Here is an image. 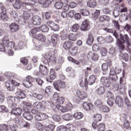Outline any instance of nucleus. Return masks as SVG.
<instances>
[{"instance_id":"obj_34","label":"nucleus","mask_w":131,"mask_h":131,"mask_svg":"<svg viewBox=\"0 0 131 131\" xmlns=\"http://www.w3.org/2000/svg\"><path fill=\"white\" fill-rule=\"evenodd\" d=\"M78 51V47L77 46H75L71 49L70 53L72 56H76L77 55V51Z\"/></svg>"},{"instance_id":"obj_26","label":"nucleus","mask_w":131,"mask_h":131,"mask_svg":"<svg viewBox=\"0 0 131 131\" xmlns=\"http://www.w3.org/2000/svg\"><path fill=\"white\" fill-rule=\"evenodd\" d=\"M87 6L89 8H95L97 6V2L95 0H90L87 2Z\"/></svg>"},{"instance_id":"obj_63","label":"nucleus","mask_w":131,"mask_h":131,"mask_svg":"<svg viewBox=\"0 0 131 131\" xmlns=\"http://www.w3.org/2000/svg\"><path fill=\"white\" fill-rule=\"evenodd\" d=\"M9 126L6 124L0 125V130H7Z\"/></svg>"},{"instance_id":"obj_56","label":"nucleus","mask_w":131,"mask_h":131,"mask_svg":"<svg viewBox=\"0 0 131 131\" xmlns=\"http://www.w3.org/2000/svg\"><path fill=\"white\" fill-rule=\"evenodd\" d=\"M116 50L115 49V48L112 47L110 48L108 53L111 55H114L116 54Z\"/></svg>"},{"instance_id":"obj_44","label":"nucleus","mask_w":131,"mask_h":131,"mask_svg":"<svg viewBox=\"0 0 131 131\" xmlns=\"http://www.w3.org/2000/svg\"><path fill=\"white\" fill-rule=\"evenodd\" d=\"M13 8L14 9H16L17 10H19L20 8H21V3L20 2V1L16 0L15 1V4L13 5Z\"/></svg>"},{"instance_id":"obj_31","label":"nucleus","mask_w":131,"mask_h":131,"mask_svg":"<svg viewBox=\"0 0 131 131\" xmlns=\"http://www.w3.org/2000/svg\"><path fill=\"white\" fill-rule=\"evenodd\" d=\"M16 97L19 98V99H24L26 95L23 92L21 91H17L15 93Z\"/></svg>"},{"instance_id":"obj_16","label":"nucleus","mask_w":131,"mask_h":131,"mask_svg":"<svg viewBox=\"0 0 131 131\" xmlns=\"http://www.w3.org/2000/svg\"><path fill=\"white\" fill-rule=\"evenodd\" d=\"M32 22L34 25H40L41 18L38 15H34L32 18Z\"/></svg>"},{"instance_id":"obj_64","label":"nucleus","mask_w":131,"mask_h":131,"mask_svg":"<svg viewBox=\"0 0 131 131\" xmlns=\"http://www.w3.org/2000/svg\"><path fill=\"white\" fill-rule=\"evenodd\" d=\"M10 129L12 131H16L17 130V125L14 124H10Z\"/></svg>"},{"instance_id":"obj_61","label":"nucleus","mask_w":131,"mask_h":131,"mask_svg":"<svg viewBox=\"0 0 131 131\" xmlns=\"http://www.w3.org/2000/svg\"><path fill=\"white\" fill-rule=\"evenodd\" d=\"M57 131H67V127L65 126H59L57 128Z\"/></svg>"},{"instance_id":"obj_3","label":"nucleus","mask_w":131,"mask_h":131,"mask_svg":"<svg viewBox=\"0 0 131 131\" xmlns=\"http://www.w3.org/2000/svg\"><path fill=\"white\" fill-rule=\"evenodd\" d=\"M79 33H78L77 34H74L72 33H70L69 35H66L63 36L62 38V39H68L71 41H76L77 39V36H80Z\"/></svg>"},{"instance_id":"obj_33","label":"nucleus","mask_w":131,"mask_h":131,"mask_svg":"<svg viewBox=\"0 0 131 131\" xmlns=\"http://www.w3.org/2000/svg\"><path fill=\"white\" fill-rule=\"evenodd\" d=\"M106 129L105 124L101 123L98 124L97 126V130L98 131H105Z\"/></svg>"},{"instance_id":"obj_11","label":"nucleus","mask_w":131,"mask_h":131,"mask_svg":"<svg viewBox=\"0 0 131 131\" xmlns=\"http://www.w3.org/2000/svg\"><path fill=\"white\" fill-rule=\"evenodd\" d=\"M18 100V98L13 97L12 96L7 97V102L8 104L11 105V106H16V101Z\"/></svg>"},{"instance_id":"obj_5","label":"nucleus","mask_w":131,"mask_h":131,"mask_svg":"<svg viewBox=\"0 0 131 131\" xmlns=\"http://www.w3.org/2000/svg\"><path fill=\"white\" fill-rule=\"evenodd\" d=\"M45 58L47 60L48 63H50L51 64H55V63H56V61H57V58L54 54H52L50 56V54H46Z\"/></svg>"},{"instance_id":"obj_55","label":"nucleus","mask_w":131,"mask_h":131,"mask_svg":"<svg viewBox=\"0 0 131 131\" xmlns=\"http://www.w3.org/2000/svg\"><path fill=\"white\" fill-rule=\"evenodd\" d=\"M100 10H96L95 12L92 15L93 18L94 19H98L99 18V16H100Z\"/></svg>"},{"instance_id":"obj_21","label":"nucleus","mask_w":131,"mask_h":131,"mask_svg":"<svg viewBox=\"0 0 131 131\" xmlns=\"http://www.w3.org/2000/svg\"><path fill=\"white\" fill-rule=\"evenodd\" d=\"M23 117H24V118H25L27 120L29 121L32 120V119H33V116H32V115H31V114H30V112H25L23 114Z\"/></svg>"},{"instance_id":"obj_54","label":"nucleus","mask_w":131,"mask_h":131,"mask_svg":"<svg viewBox=\"0 0 131 131\" xmlns=\"http://www.w3.org/2000/svg\"><path fill=\"white\" fill-rule=\"evenodd\" d=\"M113 23L114 25L115 28L117 29V30H119L120 29V27L119 26V23H118V21L116 20H113Z\"/></svg>"},{"instance_id":"obj_51","label":"nucleus","mask_w":131,"mask_h":131,"mask_svg":"<svg viewBox=\"0 0 131 131\" xmlns=\"http://www.w3.org/2000/svg\"><path fill=\"white\" fill-rule=\"evenodd\" d=\"M55 8L60 10L63 7V4L61 2H56L54 5Z\"/></svg>"},{"instance_id":"obj_1","label":"nucleus","mask_w":131,"mask_h":131,"mask_svg":"<svg viewBox=\"0 0 131 131\" xmlns=\"http://www.w3.org/2000/svg\"><path fill=\"white\" fill-rule=\"evenodd\" d=\"M5 85L8 90L12 92L15 89V86H19L20 83L15 81L14 80H8L5 82Z\"/></svg>"},{"instance_id":"obj_41","label":"nucleus","mask_w":131,"mask_h":131,"mask_svg":"<svg viewBox=\"0 0 131 131\" xmlns=\"http://www.w3.org/2000/svg\"><path fill=\"white\" fill-rule=\"evenodd\" d=\"M2 42H3V45L4 46H5V47H7V46H8V44L9 43V42H10V41L9 40V37L7 36H4L2 39Z\"/></svg>"},{"instance_id":"obj_17","label":"nucleus","mask_w":131,"mask_h":131,"mask_svg":"<svg viewBox=\"0 0 131 131\" xmlns=\"http://www.w3.org/2000/svg\"><path fill=\"white\" fill-rule=\"evenodd\" d=\"M33 38H35V39H37L39 41H46V36L42 34H37L36 35H33Z\"/></svg>"},{"instance_id":"obj_15","label":"nucleus","mask_w":131,"mask_h":131,"mask_svg":"<svg viewBox=\"0 0 131 131\" xmlns=\"http://www.w3.org/2000/svg\"><path fill=\"white\" fill-rule=\"evenodd\" d=\"M73 46H74V43L69 40H66L63 43V48L64 50H69V49H71Z\"/></svg>"},{"instance_id":"obj_37","label":"nucleus","mask_w":131,"mask_h":131,"mask_svg":"<svg viewBox=\"0 0 131 131\" xmlns=\"http://www.w3.org/2000/svg\"><path fill=\"white\" fill-rule=\"evenodd\" d=\"M56 108H57V109H58V110H60V111H61V112H67V111H68V110H67V107H63L62 106H61V105L60 104H57L56 105Z\"/></svg>"},{"instance_id":"obj_8","label":"nucleus","mask_w":131,"mask_h":131,"mask_svg":"<svg viewBox=\"0 0 131 131\" xmlns=\"http://www.w3.org/2000/svg\"><path fill=\"white\" fill-rule=\"evenodd\" d=\"M39 72L41 73V76H47L49 73V70H48V68L45 66L40 64L39 66Z\"/></svg>"},{"instance_id":"obj_49","label":"nucleus","mask_w":131,"mask_h":131,"mask_svg":"<svg viewBox=\"0 0 131 131\" xmlns=\"http://www.w3.org/2000/svg\"><path fill=\"white\" fill-rule=\"evenodd\" d=\"M100 54L102 57H105L107 55V49L104 47H102L100 49Z\"/></svg>"},{"instance_id":"obj_60","label":"nucleus","mask_w":131,"mask_h":131,"mask_svg":"<svg viewBox=\"0 0 131 131\" xmlns=\"http://www.w3.org/2000/svg\"><path fill=\"white\" fill-rule=\"evenodd\" d=\"M122 59L124 60V61L127 62V61H128V54L126 53L123 54L122 55Z\"/></svg>"},{"instance_id":"obj_10","label":"nucleus","mask_w":131,"mask_h":131,"mask_svg":"<svg viewBox=\"0 0 131 131\" xmlns=\"http://www.w3.org/2000/svg\"><path fill=\"white\" fill-rule=\"evenodd\" d=\"M81 30L82 31H88L90 29V21L88 19L84 20L81 26Z\"/></svg>"},{"instance_id":"obj_36","label":"nucleus","mask_w":131,"mask_h":131,"mask_svg":"<svg viewBox=\"0 0 131 131\" xmlns=\"http://www.w3.org/2000/svg\"><path fill=\"white\" fill-rule=\"evenodd\" d=\"M23 104L24 105V107H25V108H27V110H28L29 111V110H30L31 108H32L33 105H32V104H31V103L24 101L23 102Z\"/></svg>"},{"instance_id":"obj_19","label":"nucleus","mask_w":131,"mask_h":131,"mask_svg":"<svg viewBox=\"0 0 131 131\" xmlns=\"http://www.w3.org/2000/svg\"><path fill=\"white\" fill-rule=\"evenodd\" d=\"M96 79H97L96 76L92 75L89 77L88 80L87 79V83L89 85H92L96 82Z\"/></svg>"},{"instance_id":"obj_38","label":"nucleus","mask_w":131,"mask_h":131,"mask_svg":"<svg viewBox=\"0 0 131 131\" xmlns=\"http://www.w3.org/2000/svg\"><path fill=\"white\" fill-rule=\"evenodd\" d=\"M8 50H12L15 48V43L13 41H10L6 46Z\"/></svg>"},{"instance_id":"obj_46","label":"nucleus","mask_w":131,"mask_h":131,"mask_svg":"<svg viewBox=\"0 0 131 131\" xmlns=\"http://www.w3.org/2000/svg\"><path fill=\"white\" fill-rule=\"evenodd\" d=\"M33 97L36 98L39 101H41L42 99H43V95L41 94H37L36 93H34L33 94Z\"/></svg>"},{"instance_id":"obj_25","label":"nucleus","mask_w":131,"mask_h":131,"mask_svg":"<svg viewBox=\"0 0 131 131\" xmlns=\"http://www.w3.org/2000/svg\"><path fill=\"white\" fill-rule=\"evenodd\" d=\"M24 5L25 6H33L34 4H36V0H24Z\"/></svg>"},{"instance_id":"obj_43","label":"nucleus","mask_w":131,"mask_h":131,"mask_svg":"<svg viewBox=\"0 0 131 131\" xmlns=\"http://www.w3.org/2000/svg\"><path fill=\"white\" fill-rule=\"evenodd\" d=\"M24 85L27 89H29V88H32L33 84H32V82L26 80V81L24 82Z\"/></svg>"},{"instance_id":"obj_29","label":"nucleus","mask_w":131,"mask_h":131,"mask_svg":"<svg viewBox=\"0 0 131 131\" xmlns=\"http://www.w3.org/2000/svg\"><path fill=\"white\" fill-rule=\"evenodd\" d=\"M95 92L98 94V95H104V93H105V88L103 86L100 87L96 89Z\"/></svg>"},{"instance_id":"obj_42","label":"nucleus","mask_w":131,"mask_h":131,"mask_svg":"<svg viewBox=\"0 0 131 131\" xmlns=\"http://www.w3.org/2000/svg\"><path fill=\"white\" fill-rule=\"evenodd\" d=\"M39 29L41 30L42 32H47V31H49V27H48L47 25H42L39 27Z\"/></svg>"},{"instance_id":"obj_58","label":"nucleus","mask_w":131,"mask_h":131,"mask_svg":"<svg viewBox=\"0 0 131 131\" xmlns=\"http://www.w3.org/2000/svg\"><path fill=\"white\" fill-rule=\"evenodd\" d=\"M38 4L40 5H44L45 6H49L48 0H38Z\"/></svg>"},{"instance_id":"obj_39","label":"nucleus","mask_w":131,"mask_h":131,"mask_svg":"<svg viewBox=\"0 0 131 131\" xmlns=\"http://www.w3.org/2000/svg\"><path fill=\"white\" fill-rule=\"evenodd\" d=\"M118 79V77H117L116 74L110 75V80H111L112 82H115V81H116V80H117Z\"/></svg>"},{"instance_id":"obj_35","label":"nucleus","mask_w":131,"mask_h":131,"mask_svg":"<svg viewBox=\"0 0 131 131\" xmlns=\"http://www.w3.org/2000/svg\"><path fill=\"white\" fill-rule=\"evenodd\" d=\"M119 20L122 22H124L127 20V14L126 13H122L119 16Z\"/></svg>"},{"instance_id":"obj_9","label":"nucleus","mask_w":131,"mask_h":131,"mask_svg":"<svg viewBox=\"0 0 131 131\" xmlns=\"http://www.w3.org/2000/svg\"><path fill=\"white\" fill-rule=\"evenodd\" d=\"M100 82L103 86H105V88H109L110 84H111V82L109 80V79L106 77H102L100 79Z\"/></svg>"},{"instance_id":"obj_24","label":"nucleus","mask_w":131,"mask_h":131,"mask_svg":"<svg viewBox=\"0 0 131 131\" xmlns=\"http://www.w3.org/2000/svg\"><path fill=\"white\" fill-rule=\"evenodd\" d=\"M88 79L85 78L84 80H82L80 82V86L81 88H85V90L88 89Z\"/></svg>"},{"instance_id":"obj_45","label":"nucleus","mask_w":131,"mask_h":131,"mask_svg":"<svg viewBox=\"0 0 131 131\" xmlns=\"http://www.w3.org/2000/svg\"><path fill=\"white\" fill-rule=\"evenodd\" d=\"M62 118L64 120H71L72 119V115H70V114H67L62 116Z\"/></svg>"},{"instance_id":"obj_2","label":"nucleus","mask_w":131,"mask_h":131,"mask_svg":"<svg viewBox=\"0 0 131 131\" xmlns=\"http://www.w3.org/2000/svg\"><path fill=\"white\" fill-rule=\"evenodd\" d=\"M53 85L56 91L60 92V89H64L66 86L65 82L58 80L53 82Z\"/></svg>"},{"instance_id":"obj_57","label":"nucleus","mask_w":131,"mask_h":131,"mask_svg":"<svg viewBox=\"0 0 131 131\" xmlns=\"http://www.w3.org/2000/svg\"><path fill=\"white\" fill-rule=\"evenodd\" d=\"M104 41L108 43L112 42V41H113V38H112L111 36H107L104 39Z\"/></svg>"},{"instance_id":"obj_4","label":"nucleus","mask_w":131,"mask_h":131,"mask_svg":"<svg viewBox=\"0 0 131 131\" xmlns=\"http://www.w3.org/2000/svg\"><path fill=\"white\" fill-rule=\"evenodd\" d=\"M120 85L118 87V92L121 94H124L125 93V80H123L122 78H120Z\"/></svg>"},{"instance_id":"obj_48","label":"nucleus","mask_w":131,"mask_h":131,"mask_svg":"<svg viewBox=\"0 0 131 131\" xmlns=\"http://www.w3.org/2000/svg\"><path fill=\"white\" fill-rule=\"evenodd\" d=\"M30 32L32 34L33 37V35H36V33H37V32H39V27H37L31 30Z\"/></svg>"},{"instance_id":"obj_59","label":"nucleus","mask_w":131,"mask_h":131,"mask_svg":"<svg viewBox=\"0 0 131 131\" xmlns=\"http://www.w3.org/2000/svg\"><path fill=\"white\" fill-rule=\"evenodd\" d=\"M54 130V125L50 124L47 126L45 128V131H53Z\"/></svg>"},{"instance_id":"obj_13","label":"nucleus","mask_w":131,"mask_h":131,"mask_svg":"<svg viewBox=\"0 0 131 131\" xmlns=\"http://www.w3.org/2000/svg\"><path fill=\"white\" fill-rule=\"evenodd\" d=\"M87 57L88 59H91L93 61H98L99 59V55L97 53L89 52Z\"/></svg>"},{"instance_id":"obj_14","label":"nucleus","mask_w":131,"mask_h":131,"mask_svg":"<svg viewBox=\"0 0 131 131\" xmlns=\"http://www.w3.org/2000/svg\"><path fill=\"white\" fill-rule=\"evenodd\" d=\"M116 105L118 107H123V99L120 96H117L115 99Z\"/></svg>"},{"instance_id":"obj_40","label":"nucleus","mask_w":131,"mask_h":131,"mask_svg":"<svg viewBox=\"0 0 131 131\" xmlns=\"http://www.w3.org/2000/svg\"><path fill=\"white\" fill-rule=\"evenodd\" d=\"M80 13L82 16H89L90 15V11L84 9H81L80 10Z\"/></svg>"},{"instance_id":"obj_30","label":"nucleus","mask_w":131,"mask_h":131,"mask_svg":"<svg viewBox=\"0 0 131 131\" xmlns=\"http://www.w3.org/2000/svg\"><path fill=\"white\" fill-rule=\"evenodd\" d=\"M33 107L34 109H41V107H42V104L41 102L37 101L33 104Z\"/></svg>"},{"instance_id":"obj_28","label":"nucleus","mask_w":131,"mask_h":131,"mask_svg":"<svg viewBox=\"0 0 131 131\" xmlns=\"http://www.w3.org/2000/svg\"><path fill=\"white\" fill-rule=\"evenodd\" d=\"M94 42V36L90 35L87 39L86 43L88 46H92Z\"/></svg>"},{"instance_id":"obj_18","label":"nucleus","mask_w":131,"mask_h":131,"mask_svg":"<svg viewBox=\"0 0 131 131\" xmlns=\"http://www.w3.org/2000/svg\"><path fill=\"white\" fill-rule=\"evenodd\" d=\"M76 93L77 96L80 100H84L88 97L86 93L83 91H77Z\"/></svg>"},{"instance_id":"obj_53","label":"nucleus","mask_w":131,"mask_h":131,"mask_svg":"<svg viewBox=\"0 0 131 131\" xmlns=\"http://www.w3.org/2000/svg\"><path fill=\"white\" fill-rule=\"evenodd\" d=\"M24 17L26 20H28L31 17L30 12L28 11H26L23 13Z\"/></svg>"},{"instance_id":"obj_32","label":"nucleus","mask_w":131,"mask_h":131,"mask_svg":"<svg viewBox=\"0 0 131 131\" xmlns=\"http://www.w3.org/2000/svg\"><path fill=\"white\" fill-rule=\"evenodd\" d=\"M114 103H115V99L114 97H110L107 101V103L110 107H112L113 105H114Z\"/></svg>"},{"instance_id":"obj_27","label":"nucleus","mask_w":131,"mask_h":131,"mask_svg":"<svg viewBox=\"0 0 131 131\" xmlns=\"http://www.w3.org/2000/svg\"><path fill=\"white\" fill-rule=\"evenodd\" d=\"M73 117L75 119H77V120L81 119V118L83 117V114H82L81 112L75 113L73 115Z\"/></svg>"},{"instance_id":"obj_20","label":"nucleus","mask_w":131,"mask_h":131,"mask_svg":"<svg viewBox=\"0 0 131 131\" xmlns=\"http://www.w3.org/2000/svg\"><path fill=\"white\" fill-rule=\"evenodd\" d=\"M83 108L86 111H90L91 109H93V104L91 103H88L85 102L83 103Z\"/></svg>"},{"instance_id":"obj_50","label":"nucleus","mask_w":131,"mask_h":131,"mask_svg":"<svg viewBox=\"0 0 131 131\" xmlns=\"http://www.w3.org/2000/svg\"><path fill=\"white\" fill-rule=\"evenodd\" d=\"M94 119L96 122L99 121H101L102 119V116H101L99 114H97L94 115Z\"/></svg>"},{"instance_id":"obj_47","label":"nucleus","mask_w":131,"mask_h":131,"mask_svg":"<svg viewBox=\"0 0 131 131\" xmlns=\"http://www.w3.org/2000/svg\"><path fill=\"white\" fill-rule=\"evenodd\" d=\"M120 13H126L127 12V8L124 6V4H122L120 5Z\"/></svg>"},{"instance_id":"obj_23","label":"nucleus","mask_w":131,"mask_h":131,"mask_svg":"<svg viewBox=\"0 0 131 131\" xmlns=\"http://www.w3.org/2000/svg\"><path fill=\"white\" fill-rule=\"evenodd\" d=\"M11 113L13 114V115H20V114L22 113V109L20 108H13L11 111Z\"/></svg>"},{"instance_id":"obj_52","label":"nucleus","mask_w":131,"mask_h":131,"mask_svg":"<svg viewBox=\"0 0 131 131\" xmlns=\"http://www.w3.org/2000/svg\"><path fill=\"white\" fill-rule=\"evenodd\" d=\"M36 128L38 129V130H43V125L39 122L36 123Z\"/></svg>"},{"instance_id":"obj_22","label":"nucleus","mask_w":131,"mask_h":131,"mask_svg":"<svg viewBox=\"0 0 131 131\" xmlns=\"http://www.w3.org/2000/svg\"><path fill=\"white\" fill-rule=\"evenodd\" d=\"M58 38H59V35L56 34H54L51 36V42L54 45V46H56L57 45V41H58Z\"/></svg>"},{"instance_id":"obj_62","label":"nucleus","mask_w":131,"mask_h":131,"mask_svg":"<svg viewBox=\"0 0 131 131\" xmlns=\"http://www.w3.org/2000/svg\"><path fill=\"white\" fill-rule=\"evenodd\" d=\"M124 30H125V31H127V32L130 31V30H131L130 25H129L128 24H126L124 27Z\"/></svg>"},{"instance_id":"obj_6","label":"nucleus","mask_w":131,"mask_h":131,"mask_svg":"<svg viewBox=\"0 0 131 131\" xmlns=\"http://www.w3.org/2000/svg\"><path fill=\"white\" fill-rule=\"evenodd\" d=\"M1 15L0 18L3 21H7L8 20V15H7V10L4 6H0Z\"/></svg>"},{"instance_id":"obj_7","label":"nucleus","mask_w":131,"mask_h":131,"mask_svg":"<svg viewBox=\"0 0 131 131\" xmlns=\"http://www.w3.org/2000/svg\"><path fill=\"white\" fill-rule=\"evenodd\" d=\"M56 78V71H55V69H51L50 72V77H47L46 78V80L48 82H50L52 83L53 82V80Z\"/></svg>"},{"instance_id":"obj_12","label":"nucleus","mask_w":131,"mask_h":131,"mask_svg":"<svg viewBox=\"0 0 131 131\" xmlns=\"http://www.w3.org/2000/svg\"><path fill=\"white\" fill-rule=\"evenodd\" d=\"M9 28L11 32H17L20 29V27H19L18 24L13 23L10 25Z\"/></svg>"}]
</instances>
